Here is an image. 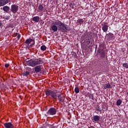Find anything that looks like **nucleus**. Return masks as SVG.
Returning <instances> with one entry per match:
<instances>
[{
  "label": "nucleus",
  "mask_w": 128,
  "mask_h": 128,
  "mask_svg": "<svg viewBox=\"0 0 128 128\" xmlns=\"http://www.w3.org/2000/svg\"><path fill=\"white\" fill-rule=\"evenodd\" d=\"M40 50L42 52H44L46 50V46L45 45H42L40 46Z\"/></svg>",
  "instance_id": "nucleus-24"
},
{
  "label": "nucleus",
  "mask_w": 128,
  "mask_h": 128,
  "mask_svg": "<svg viewBox=\"0 0 128 128\" xmlns=\"http://www.w3.org/2000/svg\"><path fill=\"white\" fill-rule=\"evenodd\" d=\"M111 86H110V84L108 83L103 85V88L104 90H106V88H110Z\"/></svg>",
  "instance_id": "nucleus-20"
},
{
  "label": "nucleus",
  "mask_w": 128,
  "mask_h": 128,
  "mask_svg": "<svg viewBox=\"0 0 128 128\" xmlns=\"http://www.w3.org/2000/svg\"><path fill=\"white\" fill-rule=\"evenodd\" d=\"M94 42V40L92 38H88L86 41V44L88 46H92V42Z\"/></svg>",
  "instance_id": "nucleus-15"
},
{
  "label": "nucleus",
  "mask_w": 128,
  "mask_h": 128,
  "mask_svg": "<svg viewBox=\"0 0 128 128\" xmlns=\"http://www.w3.org/2000/svg\"><path fill=\"white\" fill-rule=\"evenodd\" d=\"M4 66H5V68H8V66H10V64H5Z\"/></svg>",
  "instance_id": "nucleus-30"
},
{
  "label": "nucleus",
  "mask_w": 128,
  "mask_h": 128,
  "mask_svg": "<svg viewBox=\"0 0 128 128\" xmlns=\"http://www.w3.org/2000/svg\"><path fill=\"white\" fill-rule=\"evenodd\" d=\"M51 1H52V0H50Z\"/></svg>",
  "instance_id": "nucleus-34"
},
{
  "label": "nucleus",
  "mask_w": 128,
  "mask_h": 128,
  "mask_svg": "<svg viewBox=\"0 0 128 128\" xmlns=\"http://www.w3.org/2000/svg\"><path fill=\"white\" fill-rule=\"evenodd\" d=\"M58 30H60L62 32L66 34V32H68L70 30V27L60 20H58Z\"/></svg>",
  "instance_id": "nucleus-2"
},
{
  "label": "nucleus",
  "mask_w": 128,
  "mask_h": 128,
  "mask_svg": "<svg viewBox=\"0 0 128 128\" xmlns=\"http://www.w3.org/2000/svg\"><path fill=\"white\" fill-rule=\"evenodd\" d=\"M27 62L28 66L34 67L38 64H42L43 62L42 60H40V59H31Z\"/></svg>",
  "instance_id": "nucleus-3"
},
{
  "label": "nucleus",
  "mask_w": 128,
  "mask_h": 128,
  "mask_svg": "<svg viewBox=\"0 0 128 128\" xmlns=\"http://www.w3.org/2000/svg\"><path fill=\"white\" fill-rule=\"evenodd\" d=\"M88 128H94V126H88Z\"/></svg>",
  "instance_id": "nucleus-32"
},
{
  "label": "nucleus",
  "mask_w": 128,
  "mask_h": 128,
  "mask_svg": "<svg viewBox=\"0 0 128 128\" xmlns=\"http://www.w3.org/2000/svg\"><path fill=\"white\" fill-rule=\"evenodd\" d=\"M38 8L40 12H42V10H44V6L42 5V4H40L38 6Z\"/></svg>",
  "instance_id": "nucleus-21"
},
{
  "label": "nucleus",
  "mask_w": 128,
  "mask_h": 128,
  "mask_svg": "<svg viewBox=\"0 0 128 128\" xmlns=\"http://www.w3.org/2000/svg\"><path fill=\"white\" fill-rule=\"evenodd\" d=\"M10 12H12V14H16L18 12V6L13 4L11 6Z\"/></svg>",
  "instance_id": "nucleus-6"
},
{
  "label": "nucleus",
  "mask_w": 128,
  "mask_h": 128,
  "mask_svg": "<svg viewBox=\"0 0 128 128\" xmlns=\"http://www.w3.org/2000/svg\"><path fill=\"white\" fill-rule=\"evenodd\" d=\"M4 126L6 128H14V126L10 122H5L4 124Z\"/></svg>",
  "instance_id": "nucleus-9"
},
{
  "label": "nucleus",
  "mask_w": 128,
  "mask_h": 128,
  "mask_svg": "<svg viewBox=\"0 0 128 128\" xmlns=\"http://www.w3.org/2000/svg\"><path fill=\"white\" fill-rule=\"evenodd\" d=\"M90 98H91V100H94V95H90Z\"/></svg>",
  "instance_id": "nucleus-29"
},
{
  "label": "nucleus",
  "mask_w": 128,
  "mask_h": 128,
  "mask_svg": "<svg viewBox=\"0 0 128 128\" xmlns=\"http://www.w3.org/2000/svg\"><path fill=\"white\" fill-rule=\"evenodd\" d=\"M23 76H25L26 78H28V76H30V72L28 71H26L22 74Z\"/></svg>",
  "instance_id": "nucleus-16"
},
{
  "label": "nucleus",
  "mask_w": 128,
  "mask_h": 128,
  "mask_svg": "<svg viewBox=\"0 0 128 128\" xmlns=\"http://www.w3.org/2000/svg\"><path fill=\"white\" fill-rule=\"evenodd\" d=\"M32 20L36 22H38V20H40V17L38 16H34L32 18Z\"/></svg>",
  "instance_id": "nucleus-19"
},
{
  "label": "nucleus",
  "mask_w": 128,
  "mask_h": 128,
  "mask_svg": "<svg viewBox=\"0 0 128 128\" xmlns=\"http://www.w3.org/2000/svg\"><path fill=\"white\" fill-rule=\"evenodd\" d=\"M100 66H108V60L106 59H103L100 62Z\"/></svg>",
  "instance_id": "nucleus-12"
},
{
  "label": "nucleus",
  "mask_w": 128,
  "mask_h": 128,
  "mask_svg": "<svg viewBox=\"0 0 128 128\" xmlns=\"http://www.w3.org/2000/svg\"><path fill=\"white\" fill-rule=\"evenodd\" d=\"M34 72H36V74H38V72H40L42 71V66L39 65V66H36L34 68Z\"/></svg>",
  "instance_id": "nucleus-13"
},
{
  "label": "nucleus",
  "mask_w": 128,
  "mask_h": 128,
  "mask_svg": "<svg viewBox=\"0 0 128 128\" xmlns=\"http://www.w3.org/2000/svg\"><path fill=\"white\" fill-rule=\"evenodd\" d=\"M74 92L76 94H78V92H80V88H78V87H76L74 88Z\"/></svg>",
  "instance_id": "nucleus-25"
},
{
  "label": "nucleus",
  "mask_w": 128,
  "mask_h": 128,
  "mask_svg": "<svg viewBox=\"0 0 128 128\" xmlns=\"http://www.w3.org/2000/svg\"><path fill=\"white\" fill-rule=\"evenodd\" d=\"M76 86V85H75Z\"/></svg>",
  "instance_id": "nucleus-35"
},
{
  "label": "nucleus",
  "mask_w": 128,
  "mask_h": 128,
  "mask_svg": "<svg viewBox=\"0 0 128 128\" xmlns=\"http://www.w3.org/2000/svg\"><path fill=\"white\" fill-rule=\"evenodd\" d=\"M122 101L120 99H118V100H117L116 102V106H118L122 104Z\"/></svg>",
  "instance_id": "nucleus-23"
},
{
  "label": "nucleus",
  "mask_w": 128,
  "mask_h": 128,
  "mask_svg": "<svg viewBox=\"0 0 128 128\" xmlns=\"http://www.w3.org/2000/svg\"><path fill=\"white\" fill-rule=\"evenodd\" d=\"M123 68H128V63H124L122 64Z\"/></svg>",
  "instance_id": "nucleus-26"
},
{
  "label": "nucleus",
  "mask_w": 128,
  "mask_h": 128,
  "mask_svg": "<svg viewBox=\"0 0 128 128\" xmlns=\"http://www.w3.org/2000/svg\"><path fill=\"white\" fill-rule=\"evenodd\" d=\"M3 10L6 12H10V7L8 6H4L3 7Z\"/></svg>",
  "instance_id": "nucleus-18"
},
{
  "label": "nucleus",
  "mask_w": 128,
  "mask_h": 128,
  "mask_svg": "<svg viewBox=\"0 0 128 128\" xmlns=\"http://www.w3.org/2000/svg\"><path fill=\"white\" fill-rule=\"evenodd\" d=\"M30 45V46L31 48H32V46H34V44H36V42L34 41V40L32 39V38H29L27 40H26V42H25V44H28H28H30L31 42H32Z\"/></svg>",
  "instance_id": "nucleus-7"
},
{
  "label": "nucleus",
  "mask_w": 128,
  "mask_h": 128,
  "mask_svg": "<svg viewBox=\"0 0 128 128\" xmlns=\"http://www.w3.org/2000/svg\"><path fill=\"white\" fill-rule=\"evenodd\" d=\"M57 110L54 108H50L46 112V114H45L46 116H54L56 114Z\"/></svg>",
  "instance_id": "nucleus-5"
},
{
  "label": "nucleus",
  "mask_w": 128,
  "mask_h": 128,
  "mask_svg": "<svg viewBox=\"0 0 128 128\" xmlns=\"http://www.w3.org/2000/svg\"><path fill=\"white\" fill-rule=\"evenodd\" d=\"M102 30L104 32H106L108 30V24L107 23H105L104 24H102Z\"/></svg>",
  "instance_id": "nucleus-10"
},
{
  "label": "nucleus",
  "mask_w": 128,
  "mask_h": 128,
  "mask_svg": "<svg viewBox=\"0 0 128 128\" xmlns=\"http://www.w3.org/2000/svg\"><path fill=\"white\" fill-rule=\"evenodd\" d=\"M76 22L78 24H83L84 22V20H83L82 18H80L77 20Z\"/></svg>",
  "instance_id": "nucleus-22"
},
{
  "label": "nucleus",
  "mask_w": 128,
  "mask_h": 128,
  "mask_svg": "<svg viewBox=\"0 0 128 128\" xmlns=\"http://www.w3.org/2000/svg\"><path fill=\"white\" fill-rule=\"evenodd\" d=\"M50 29L51 30H52L54 32H58V20H55V21L52 24Z\"/></svg>",
  "instance_id": "nucleus-4"
},
{
  "label": "nucleus",
  "mask_w": 128,
  "mask_h": 128,
  "mask_svg": "<svg viewBox=\"0 0 128 128\" xmlns=\"http://www.w3.org/2000/svg\"><path fill=\"white\" fill-rule=\"evenodd\" d=\"M100 116L98 115H96L93 116V120L94 122H98V120H100Z\"/></svg>",
  "instance_id": "nucleus-17"
},
{
  "label": "nucleus",
  "mask_w": 128,
  "mask_h": 128,
  "mask_svg": "<svg viewBox=\"0 0 128 128\" xmlns=\"http://www.w3.org/2000/svg\"><path fill=\"white\" fill-rule=\"evenodd\" d=\"M2 26V23L1 22H0V26Z\"/></svg>",
  "instance_id": "nucleus-33"
},
{
  "label": "nucleus",
  "mask_w": 128,
  "mask_h": 128,
  "mask_svg": "<svg viewBox=\"0 0 128 128\" xmlns=\"http://www.w3.org/2000/svg\"><path fill=\"white\" fill-rule=\"evenodd\" d=\"M17 38H18V40H20V34H18V35L17 36Z\"/></svg>",
  "instance_id": "nucleus-31"
},
{
  "label": "nucleus",
  "mask_w": 128,
  "mask_h": 128,
  "mask_svg": "<svg viewBox=\"0 0 128 128\" xmlns=\"http://www.w3.org/2000/svg\"><path fill=\"white\" fill-rule=\"evenodd\" d=\"M10 16H6V18H5V20H10Z\"/></svg>",
  "instance_id": "nucleus-28"
},
{
  "label": "nucleus",
  "mask_w": 128,
  "mask_h": 128,
  "mask_svg": "<svg viewBox=\"0 0 128 128\" xmlns=\"http://www.w3.org/2000/svg\"><path fill=\"white\" fill-rule=\"evenodd\" d=\"M45 94L47 96H51L52 100H58V98L60 102H64V100H66V97L64 96L62 93H60L58 96L56 93L52 90H46L45 92Z\"/></svg>",
  "instance_id": "nucleus-1"
},
{
  "label": "nucleus",
  "mask_w": 128,
  "mask_h": 128,
  "mask_svg": "<svg viewBox=\"0 0 128 128\" xmlns=\"http://www.w3.org/2000/svg\"><path fill=\"white\" fill-rule=\"evenodd\" d=\"M98 52L100 54V58H106V51H104V50L98 49Z\"/></svg>",
  "instance_id": "nucleus-8"
},
{
  "label": "nucleus",
  "mask_w": 128,
  "mask_h": 128,
  "mask_svg": "<svg viewBox=\"0 0 128 128\" xmlns=\"http://www.w3.org/2000/svg\"><path fill=\"white\" fill-rule=\"evenodd\" d=\"M12 0H0V6H4L6 4H8Z\"/></svg>",
  "instance_id": "nucleus-11"
},
{
  "label": "nucleus",
  "mask_w": 128,
  "mask_h": 128,
  "mask_svg": "<svg viewBox=\"0 0 128 128\" xmlns=\"http://www.w3.org/2000/svg\"><path fill=\"white\" fill-rule=\"evenodd\" d=\"M106 36H107L108 38V40H112V38H114V34L112 33V32H109L108 34H106Z\"/></svg>",
  "instance_id": "nucleus-14"
},
{
  "label": "nucleus",
  "mask_w": 128,
  "mask_h": 128,
  "mask_svg": "<svg viewBox=\"0 0 128 128\" xmlns=\"http://www.w3.org/2000/svg\"><path fill=\"white\" fill-rule=\"evenodd\" d=\"M96 110H97V112H102V110H100V106H96Z\"/></svg>",
  "instance_id": "nucleus-27"
}]
</instances>
